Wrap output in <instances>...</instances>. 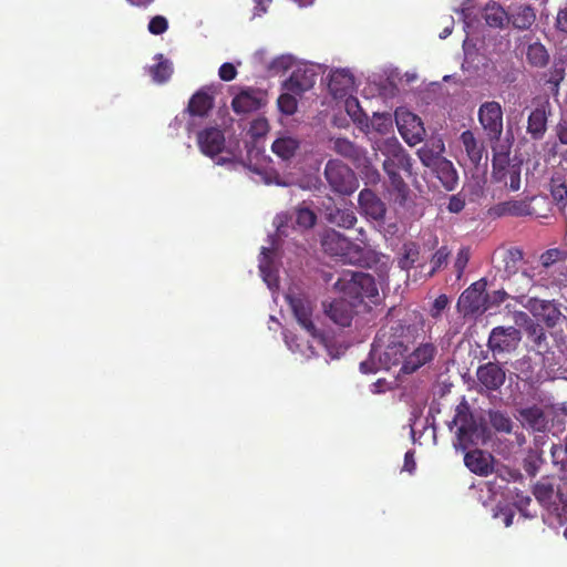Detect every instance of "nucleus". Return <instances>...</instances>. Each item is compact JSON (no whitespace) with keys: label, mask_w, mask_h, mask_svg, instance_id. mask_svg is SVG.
I'll use <instances>...</instances> for the list:
<instances>
[{"label":"nucleus","mask_w":567,"mask_h":567,"mask_svg":"<svg viewBox=\"0 0 567 567\" xmlns=\"http://www.w3.org/2000/svg\"><path fill=\"white\" fill-rule=\"evenodd\" d=\"M445 146L442 140L433 141L432 143L424 144L421 148L417 150V156L421 163L429 167H435L440 161H443L445 157L442 156Z\"/></svg>","instance_id":"nucleus-27"},{"label":"nucleus","mask_w":567,"mask_h":567,"mask_svg":"<svg viewBox=\"0 0 567 567\" xmlns=\"http://www.w3.org/2000/svg\"><path fill=\"white\" fill-rule=\"evenodd\" d=\"M532 499L528 495H524L523 493H517L515 498V505L518 507L520 512H523L529 504Z\"/></svg>","instance_id":"nucleus-64"},{"label":"nucleus","mask_w":567,"mask_h":567,"mask_svg":"<svg viewBox=\"0 0 567 567\" xmlns=\"http://www.w3.org/2000/svg\"><path fill=\"white\" fill-rule=\"evenodd\" d=\"M432 171L446 190L451 192L457 187L458 175L451 161L446 158L440 161L439 164L432 168Z\"/></svg>","instance_id":"nucleus-29"},{"label":"nucleus","mask_w":567,"mask_h":567,"mask_svg":"<svg viewBox=\"0 0 567 567\" xmlns=\"http://www.w3.org/2000/svg\"><path fill=\"white\" fill-rule=\"evenodd\" d=\"M465 207V200L461 198L458 195L451 196L447 205V209L451 213H460Z\"/></svg>","instance_id":"nucleus-60"},{"label":"nucleus","mask_w":567,"mask_h":567,"mask_svg":"<svg viewBox=\"0 0 567 567\" xmlns=\"http://www.w3.org/2000/svg\"><path fill=\"white\" fill-rule=\"evenodd\" d=\"M493 461L492 454L478 449L466 452L464 456L466 467L480 476H487L493 472Z\"/></svg>","instance_id":"nucleus-21"},{"label":"nucleus","mask_w":567,"mask_h":567,"mask_svg":"<svg viewBox=\"0 0 567 567\" xmlns=\"http://www.w3.org/2000/svg\"><path fill=\"white\" fill-rule=\"evenodd\" d=\"M317 217L312 210L309 208H300L297 212V224L309 228L316 224Z\"/></svg>","instance_id":"nucleus-53"},{"label":"nucleus","mask_w":567,"mask_h":567,"mask_svg":"<svg viewBox=\"0 0 567 567\" xmlns=\"http://www.w3.org/2000/svg\"><path fill=\"white\" fill-rule=\"evenodd\" d=\"M513 319L516 326L523 327L524 331H526L527 327H530V323L536 322L529 315L520 310L513 311Z\"/></svg>","instance_id":"nucleus-57"},{"label":"nucleus","mask_w":567,"mask_h":567,"mask_svg":"<svg viewBox=\"0 0 567 567\" xmlns=\"http://www.w3.org/2000/svg\"><path fill=\"white\" fill-rule=\"evenodd\" d=\"M358 202L365 216L374 220H382L384 218L386 213L385 204L373 190L363 188L359 193Z\"/></svg>","instance_id":"nucleus-17"},{"label":"nucleus","mask_w":567,"mask_h":567,"mask_svg":"<svg viewBox=\"0 0 567 567\" xmlns=\"http://www.w3.org/2000/svg\"><path fill=\"white\" fill-rule=\"evenodd\" d=\"M271 250L269 248L262 247L261 258L259 261V270L267 282V285L271 288L272 285L277 281V277L274 275L271 269V260H270Z\"/></svg>","instance_id":"nucleus-42"},{"label":"nucleus","mask_w":567,"mask_h":567,"mask_svg":"<svg viewBox=\"0 0 567 567\" xmlns=\"http://www.w3.org/2000/svg\"><path fill=\"white\" fill-rule=\"evenodd\" d=\"M399 171L400 169H384L385 174L389 177L392 190L398 194V197H400L401 202H403L406 199V196L409 194V186L400 175Z\"/></svg>","instance_id":"nucleus-41"},{"label":"nucleus","mask_w":567,"mask_h":567,"mask_svg":"<svg viewBox=\"0 0 567 567\" xmlns=\"http://www.w3.org/2000/svg\"><path fill=\"white\" fill-rule=\"evenodd\" d=\"M514 296H511L507 291L504 289L494 290L492 292H486L484 295L485 300V311L493 309L495 307H498L501 303H503L508 298H513Z\"/></svg>","instance_id":"nucleus-46"},{"label":"nucleus","mask_w":567,"mask_h":567,"mask_svg":"<svg viewBox=\"0 0 567 567\" xmlns=\"http://www.w3.org/2000/svg\"><path fill=\"white\" fill-rule=\"evenodd\" d=\"M460 141L470 163L473 166H480L483 158L487 161V152L484 143L478 140L471 130L462 132Z\"/></svg>","instance_id":"nucleus-20"},{"label":"nucleus","mask_w":567,"mask_h":567,"mask_svg":"<svg viewBox=\"0 0 567 567\" xmlns=\"http://www.w3.org/2000/svg\"><path fill=\"white\" fill-rule=\"evenodd\" d=\"M450 254L451 252L446 246H442L434 252V255L431 258L432 268L427 274L429 278L434 276L436 271H439L441 268L447 265Z\"/></svg>","instance_id":"nucleus-45"},{"label":"nucleus","mask_w":567,"mask_h":567,"mask_svg":"<svg viewBox=\"0 0 567 567\" xmlns=\"http://www.w3.org/2000/svg\"><path fill=\"white\" fill-rule=\"evenodd\" d=\"M196 140L200 152L212 158L220 154L225 147V135L218 127H206L199 131Z\"/></svg>","instance_id":"nucleus-15"},{"label":"nucleus","mask_w":567,"mask_h":567,"mask_svg":"<svg viewBox=\"0 0 567 567\" xmlns=\"http://www.w3.org/2000/svg\"><path fill=\"white\" fill-rule=\"evenodd\" d=\"M509 22L515 29L527 30L534 24L536 13L530 6H519L515 11L509 13Z\"/></svg>","instance_id":"nucleus-36"},{"label":"nucleus","mask_w":567,"mask_h":567,"mask_svg":"<svg viewBox=\"0 0 567 567\" xmlns=\"http://www.w3.org/2000/svg\"><path fill=\"white\" fill-rule=\"evenodd\" d=\"M415 466H416V464H415V460H414V452L408 451L404 455L403 470L409 473H413L415 470Z\"/></svg>","instance_id":"nucleus-63"},{"label":"nucleus","mask_w":567,"mask_h":567,"mask_svg":"<svg viewBox=\"0 0 567 567\" xmlns=\"http://www.w3.org/2000/svg\"><path fill=\"white\" fill-rule=\"evenodd\" d=\"M567 424V408L557 410L551 419V431L555 435L563 433Z\"/></svg>","instance_id":"nucleus-48"},{"label":"nucleus","mask_w":567,"mask_h":567,"mask_svg":"<svg viewBox=\"0 0 567 567\" xmlns=\"http://www.w3.org/2000/svg\"><path fill=\"white\" fill-rule=\"evenodd\" d=\"M561 252L559 249H548L540 255V264L545 268L553 266L560 257Z\"/></svg>","instance_id":"nucleus-55"},{"label":"nucleus","mask_w":567,"mask_h":567,"mask_svg":"<svg viewBox=\"0 0 567 567\" xmlns=\"http://www.w3.org/2000/svg\"><path fill=\"white\" fill-rule=\"evenodd\" d=\"M555 133L560 144L567 145V120L561 118L556 127Z\"/></svg>","instance_id":"nucleus-59"},{"label":"nucleus","mask_w":567,"mask_h":567,"mask_svg":"<svg viewBox=\"0 0 567 567\" xmlns=\"http://www.w3.org/2000/svg\"><path fill=\"white\" fill-rule=\"evenodd\" d=\"M519 415L522 422L524 424H527L534 431L543 432L547 427V419L545 416V413L537 405L520 410Z\"/></svg>","instance_id":"nucleus-34"},{"label":"nucleus","mask_w":567,"mask_h":567,"mask_svg":"<svg viewBox=\"0 0 567 567\" xmlns=\"http://www.w3.org/2000/svg\"><path fill=\"white\" fill-rule=\"evenodd\" d=\"M485 287L486 281L481 279L462 292L457 306L465 317L485 312Z\"/></svg>","instance_id":"nucleus-12"},{"label":"nucleus","mask_w":567,"mask_h":567,"mask_svg":"<svg viewBox=\"0 0 567 567\" xmlns=\"http://www.w3.org/2000/svg\"><path fill=\"white\" fill-rule=\"evenodd\" d=\"M395 123L402 138L414 146L421 143L425 136V128L422 120L414 113L406 110L395 112Z\"/></svg>","instance_id":"nucleus-7"},{"label":"nucleus","mask_w":567,"mask_h":567,"mask_svg":"<svg viewBox=\"0 0 567 567\" xmlns=\"http://www.w3.org/2000/svg\"><path fill=\"white\" fill-rule=\"evenodd\" d=\"M324 177L331 190L350 195L359 186L354 172L339 159H329L324 166Z\"/></svg>","instance_id":"nucleus-4"},{"label":"nucleus","mask_w":567,"mask_h":567,"mask_svg":"<svg viewBox=\"0 0 567 567\" xmlns=\"http://www.w3.org/2000/svg\"><path fill=\"white\" fill-rule=\"evenodd\" d=\"M353 75L348 70H336L330 74L329 91L336 99H342L352 90Z\"/></svg>","instance_id":"nucleus-25"},{"label":"nucleus","mask_w":567,"mask_h":567,"mask_svg":"<svg viewBox=\"0 0 567 567\" xmlns=\"http://www.w3.org/2000/svg\"><path fill=\"white\" fill-rule=\"evenodd\" d=\"M523 259V251L518 248H511L506 252V267H508L509 261L514 265Z\"/></svg>","instance_id":"nucleus-62"},{"label":"nucleus","mask_w":567,"mask_h":567,"mask_svg":"<svg viewBox=\"0 0 567 567\" xmlns=\"http://www.w3.org/2000/svg\"><path fill=\"white\" fill-rule=\"evenodd\" d=\"M218 75L223 81H233L237 75V70L234 64L226 62L223 63L218 70Z\"/></svg>","instance_id":"nucleus-56"},{"label":"nucleus","mask_w":567,"mask_h":567,"mask_svg":"<svg viewBox=\"0 0 567 567\" xmlns=\"http://www.w3.org/2000/svg\"><path fill=\"white\" fill-rule=\"evenodd\" d=\"M416 328L401 320H389L374 338L371 354L379 353L380 367L389 370L399 365L410 347L415 342Z\"/></svg>","instance_id":"nucleus-1"},{"label":"nucleus","mask_w":567,"mask_h":567,"mask_svg":"<svg viewBox=\"0 0 567 567\" xmlns=\"http://www.w3.org/2000/svg\"><path fill=\"white\" fill-rule=\"evenodd\" d=\"M381 151L385 156L383 169H401L412 175V158L396 138L386 140Z\"/></svg>","instance_id":"nucleus-10"},{"label":"nucleus","mask_w":567,"mask_h":567,"mask_svg":"<svg viewBox=\"0 0 567 567\" xmlns=\"http://www.w3.org/2000/svg\"><path fill=\"white\" fill-rule=\"evenodd\" d=\"M515 292L517 295L513 297L514 300L523 305L535 318L540 319L547 328H554L559 323L563 313L558 302L538 298L526 299L524 291L515 290Z\"/></svg>","instance_id":"nucleus-5"},{"label":"nucleus","mask_w":567,"mask_h":567,"mask_svg":"<svg viewBox=\"0 0 567 567\" xmlns=\"http://www.w3.org/2000/svg\"><path fill=\"white\" fill-rule=\"evenodd\" d=\"M321 246L327 254L351 261L349 255L353 246L352 243L334 229L324 231L321 239Z\"/></svg>","instance_id":"nucleus-16"},{"label":"nucleus","mask_w":567,"mask_h":567,"mask_svg":"<svg viewBox=\"0 0 567 567\" xmlns=\"http://www.w3.org/2000/svg\"><path fill=\"white\" fill-rule=\"evenodd\" d=\"M300 142L292 136H281L274 141L271 151L280 158L288 161L299 150Z\"/></svg>","instance_id":"nucleus-37"},{"label":"nucleus","mask_w":567,"mask_h":567,"mask_svg":"<svg viewBox=\"0 0 567 567\" xmlns=\"http://www.w3.org/2000/svg\"><path fill=\"white\" fill-rule=\"evenodd\" d=\"M354 306L346 299H334L324 307L326 315L340 327H350L355 313Z\"/></svg>","instance_id":"nucleus-19"},{"label":"nucleus","mask_w":567,"mask_h":567,"mask_svg":"<svg viewBox=\"0 0 567 567\" xmlns=\"http://www.w3.org/2000/svg\"><path fill=\"white\" fill-rule=\"evenodd\" d=\"M326 219L341 228H352L357 223V216L352 208L329 206L326 209Z\"/></svg>","instance_id":"nucleus-28"},{"label":"nucleus","mask_w":567,"mask_h":567,"mask_svg":"<svg viewBox=\"0 0 567 567\" xmlns=\"http://www.w3.org/2000/svg\"><path fill=\"white\" fill-rule=\"evenodd\" d=\"M316 83V74L311 70L297 68L284 82V89L296 95L309 91Z\"/></svg>","instance_id":"nucleus-18"},{"label":"nucleus","mask_w":567,"mask_h":567,"mask_svg":"<svg viewBox=\"0 0 567 567\" xmlns=\"http://www.w3.org/2000/svg\"><path fill=\"white\" fill-rule=\"evenodd\" d=\"M520 340L522 332L517 328L498 326L492 329L487 347L494 353L511 352L517 348Z\"/></svg>","instance_id":"nucleus-11"},{"label":"nucleus","mask_w":567,"mask_h":567,"mask_svg":"<svg viewBox=\"0 0 567 567\" xmlns=\"http://www.w3.org/2000/svg\"><path fill=\"white\" fill-rule=\"evenodd\" d=\"M468 260H470V249L466 247H462L458 250V252L456 255V259L454 261V268L457 272V278H461V276L463 275Z\"/></svg>","instance_id":"nucleus-54"},{"label":"nucleus","mask_w":567,"mask_h":567,"mask_svg":"<svg viewBox=\"0 0 567 567\" xmlns=\"http://www.w3.org/2000/svg\"><path fill=\"white\" fill-rule=\"evenodd\" d=\"M277 104L279 111L285 115H293L298 109L296 94L288 91L279 95Z\"/></svg>","instance_id":"nucleus-44"},{"label":"nucleus","mask_w":567,"mask_h":567,"mask_svg":"<svg viewBox=\"0 0 567 567\" xmlns=\"http://www.w3.org/2000/svg\"><path fill=\"white\" fill-rule=\"evenodd\" d=\"M477 118L489 143L499 142L504 130L502 105L496 101L482 103L477 111Z\"/></svg>","instance_id":"nucleus-6"},{"label":"nucleus","mask_w":567,"mask_h":567,"mask_svg":"<svg viewBox=\"0 0 567 567\" xmlns=\"http://www.w3.org/2000/svg\"><path fill=\"white\" fill-rule=\"evenodd\" d=\"M147 29L154 35L163 34L168 29V21L163 16H155L150 20Z\"/></svg>","instance_id":"nucleus-51"},{"label":"nucleus","mask_w":567,"mask_h":567,"mask_svg":"<svg viewBox=\"0 0 567 567\" xmlns=\"http://www.w3.org/2000/svg\"><path fill=\"white\" fill-rule=\"evenodd\" d=\"M262 106V97L255 90H246L237 94L231 101L235 113L245 114L259 110Z\"/></svg>","instance_id":"nucleus-24"},{"label":"nucleus","mask_w":567,"mask_h":567,"mask_svg":"<svg viewBox=\"0 0 567 567\" xmlns=\"http://www.w3.org/2000/svg\"><path fill=\"white\" fill-rule=\"evenodd\" d=\"M269 125L266 118L255 120L251 124V132L255 136H262L268 132Z\"/></svg>","instance_id":"nucleus-58"},{"label":"nucleus","mask_w":567,"mask_h":567,"mask_svg":"<svg viewBox=\"0 0 567 567\" xmlns=\"http://www.w3.org/2000/svg\"><path fill=\"white\" fill-rule=\"evenodd\" d=\"M361 167L364 168V175L370 183L375 184L380 181V173L370 164L369 159L365 165H361Z\"/></svg>","instance_id":"nucleus-61"},{"label":"nucleus","mask_w":567,"mask_h":567,"mask_svg":"<svg viewBox=\"0 0 567 567\" xmlns=\"http://www.w3.org/2000/svg\"><path fill=\"white\" fill-rule=\"evenodd\" d=\"M214 106V96L208 93V89L198 90L189 99L186 112L192 117H206Z\"/></svg>","instance_id":"nucleus-23"},{"label":"nucleus","mask_w":567,"mask_h":567,"mask_svg":"<svg viewBox=\"0 0 567 567\" xmlns=\"http://www.w3.org/2000/svg\"><path fill=\"white\" fill-rule=\"evenodd\" d=\"M436 353L437 348L433 342H421L412 350L410 348L408 352H404V357L399 363L401 364L400 371L404 374H412L426 363H430Z\"/></svg>","instance_id":"nucleus-8"},{"label":"nucleus","mask_w":567,"mask_h":567,"mask_svg":"<svg viewBox=\"0 0 567 567\" xmlns=\"http://www.w3.org/2000/svg\"><path fill=\"white\" fill-rule=\"evenodd\" d=\"M550 193L553 199L560 208L567 205V186L564 183L556 184L553 182Z\"/></svg>","instance_id":"nucleus-49"},{"label":"nucleus","mask_w":567,"mask_h":567,"mask_svg":"<svg viewBox=\"0 0 567 567\" xmlns=\"http://www.w3.org/2000/svg\"><path fill=\"white\" fill-rule=\"evenodd\" d=\"M526 131L535 141H539L545 136L547 131V114L544 109L536 107L530 112Z\"/></svg>","instance_id":"nucleus-30"},{"label":"nucleus","mask_w":567,"mask_h":567,"mask_svg":"<svg viewBox=\"0 0 567 567\" xmlns=\"http://www.w3.org/2000/svg\"><path fill=\"white\" fill-rule=\"evenodd\" d=\"M526 59L532 66L545 68L549 62V54L545 45L535 42L528 45Z\"/></svg>","instance_id":"nucleus-38"},{"label":"nucleus","mask_w":567,"mask_h":567,"mask_svg":"<svg viewBox=\"0 0 567 567\" xmlns=\"http://www.w3.org/2000/svg\"><path fill=\"white\" fill-rule=\"evenodd\" d=\"M332 148L337 154L350 159L358 168L368 162L367 152L348 138L338 137L333 140Z\"/></svg>","instance_id":"nucleus-22"},{"label":"nucleus","mask_w":567,"mask_h":567,"mask_svg":"<svg viewBox=\"0 0 567 567\" xmlns=\"http://www.w3.org/2000/svg\"><path fill=\"white\" fill-rule=\"evenodd\" d=\"M478 385L485 391H497L506 380V372L499 363L487 362L476 370Z\"/></svg>","instance_id":"nucleus-14"},{"label":"nucleus","mask_w":567,"mask_h":567,"mask_svg":"<svg viewBox=\"0 0 567 567\" xmlns=\"http://www.w3.org/2000/svg\"><path fill=\"white\" fill-rule=\"evenodd\" d=\"M453 425L457 426L456 447L466 451L468 447L478 443L481 439L480 426L466 401H462L456 406L455 415L449 424L450 429H452Z\"/></svg>","instance_id":"nucleus-3"},{"label":"nucleus","mask_w":567,"mask_h":567,"mask_svg":"<svg viewBox=\"0 0 567 567\" xmlns=\"http://www.w3.org/2000/svg\"><path fill=\"white\" fill-rule=\"evenodd\" d=\"M420 257V246L414 241H408L402 247V255L398 265L402 270L411 269Z\"/></svg>","instance_id":"nucleus-39"},{"label":"nucleus","mask_w":567,"mask_h":567,"mask_svg":"<svg viewBox=\"0 0 567 567\" xmlns=\"http://www.w3.org/2000/svg\"><path fill=\"white\" fill-rule=\"evenodd\" d=\"M535 498L544 506L551 505L555 489L554 485L548 481L538 482L533 489Z\"/></svg>","instance_id":"nucleus-40"},{"label":"nucleus","mask_w":567,"mask_h":567,"mask_svg":"<svg viewBox=\"0 0 567 567\" xmlns=\"http://www.w3.org/2000/svg\"><path fill=\"white\" fill-rule=\"evenodd\" d=\"M154 59L157 63L148 68V74L155 83L164 84L171 79L174 72L173 64L168 59L164 58L162 53L156 54Z\"/></svg>","instance_id":"nucleus-33"},{"label":"nucleus","mask_w":567,"mask_h":567,"mask_svg":"<svg viewBox=\"0 0 567 567\" xmlns=\"http://www.w3.org/2000/svg\"><path fill=\"white\" fill-rule=\"evenodd\" d=\"M555 28L558 32L567 34V0L557 10Z\"/></svg>","instance_id":"nucleus-52"},{"label":"nucleus","mask_w":567,"mask_h":567,"mask_svg":"<svg viewBox=\"0 0 567 567\" xmlns=\"http://www.w3.org/2000/svg\"><path fill=\"white\" fill-rule=\"evenodd\" d=\"M484 20L491 28L503 29L509 23V13L497 2L488 3L484 9Z\"/></svg>","instance_id":"nucleus-31"},{"label":"nucleus","mask_w":567,"mask_h":567,"mask_svg":"<svg viewBox=\"0 0 567 567\" xmlns=\"http://www.w3.org/2000/svg\"><path fill=\"white\" fill-rule=\"evenodd\" d=\"M525 334L530 343V349L536 353L544 355L550 351L549 338L539 322L530 323V327L526 328Z\"/></svg>","instance_id":"nucleus-26"},{"label":"nucleus","mask_w":567,"mask_h":567,"mask_svg":"<svg viewBox=\"0 0 567 567\" xmlns=\"http://www.w3.org/2000/svg\"><path fill=\"white\" fill-rule=\"evenodd\" d=\"M287 300L292 309L298 323L315 339L323 341V334L316 328L312 321V302L302 296L287 295Z\"/></svg>","instance_id":"nucleus-9"},{"label":"nucleus","mask_w":567,"mask_h":567,"mask_svg":"<svg viewBox=\"0 0 567 567\" xmlns=\"http://www.w3.org/2000/svg\"><path fill=\"white\" fill-rule=\"evenodd\" d=\"M565 66L563 62H554V64L540 75L544 85H548L554 95L558 94L559 85L565 79Z\"/></svg>","instance_id":"nucleus-35"},{"label":"nucleus","mask_w":567,"mask_h":567,"mask_svg":"<svg viewBox=\"0 0 567 567\" xmlns=\"http://www.w3.org/2000/svg\"><path fill=\"white\" fill-rule=\"evenodd\" d=\"M450 299L446 295L442 293L432 303L430 316L437 320L442 317L443 311L449 307Z\"/></svg>","instance_id":"nucleus-50"},{"label":"nucleus","mask_w":567,"mask_h":567,"mask_svg":"<svg viewBox=\"0 0 567 567\" xmlns=\"http://www.w3.org/2000/svg\"><path fill=\"white\" fill-rule=\"evenodd\" d=\"M538 198L536 196L525 197L523 199H512L496 204L491 212L497 217L512 216V217H544L545 215L538 214L532 206L533 202Z\"/></svg>","instance_id":"nucleus-13"},{"label":"nucleus","mask_w":567,"mask_h":567,"mask_svg":"<svg viewBox=\"0 0 567 567\" xmlns=\"http://www.w3.org/2000/svg\"><path fill=\"white\" fill-rule=\"evenodd\" d=\"M512 192H517L520 188V166L517 165L506 172V178L499 181Z\"/></svg>","instance_id":"nucleus-47"},{"label":"nucleus","mask_w":567,"mask_h":567,"mask_svg":"<svg viewBox=\"0 0 567 567\" xmlns=\"http://www.w3.org/2000/svg\"><path fill=\"white\" fill-rule=\"evenodd\" d=\"M489 423L497 432L511 433L513 429V422L511 417L501 411L489 412Z\"/></svg>","instance_id":"nucleus-43"},{"label":"nucleus","mask_w":567,"mask_h":567,"mask_svg":"<svg viewBox=\"0 0 567 567\" xmlns=\"http://www.w3.org/2000/svg\"><path fill=\"white\" fill-rule=\"evenodd\" d=\"M492 148L493 177L495 178V181H502L506 178V172H508L511 168L516 167L517 164H511L509 150H497L495 146H492Z\"/></svg>","instance_id":"nucleus-32"},{"label":"nucleus","mask_w":567,"mask_h":567,"mask_svg":"<svg viewBox=\"0 0 567 567\" xmlns=\"http://www.w3.org/2000/svg\"><path fill=\"white\" fill-rule=\"evenodd\" d=\"M333 288L342 293L341 299L348 300L354 307L363 303L364 299L372 300L379 296L373 276L361 271H343Z\"/></svg>","instance_id":"nucleus-2"}]
</instances>
